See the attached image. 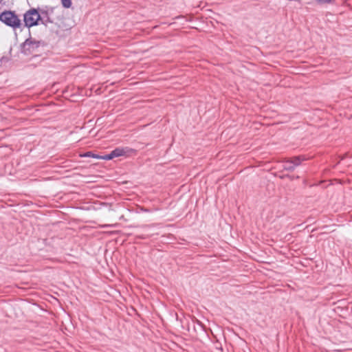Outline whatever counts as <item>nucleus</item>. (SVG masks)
<instances>
[{
    "label": "nucleus",
    "mask_w": 352,
    "mask_h": 352,
    "mask_svg": "<svg viewBox=\"0 0 352 352\" xmlns=\"http://www.w3.org/2000/svg\"><path fill=\"white\" fill-rule=\"evenodd\" d=\"M100 158L105 160H110L114 158V157L112 155V152H111L109 154L105 155L104 156L100 157Z\"/></svg>",
    "instance_id": "nucleus-8"
},
{
    "label": "nucleus",
    "mask_w": 352,
    "mask_h": 352,
    "mask_svg": "<svg viewBox=\"0 0 352 352\" xmlns=\"http://www.w3.org/2000/svg\"><path fill=\"white\" fill-rule=\"evenodd\" d=\"M102 228H110V227H114V225L113 224H105L102 226Z\"/></svg>",
    "instance_id": "nucleus-11"
},
{
    "label": "nucleus",
    "mask_w": 352,
    "mask_h": 352,
    "mask_svg": "<svg viewBox=\"0 0 352 352\" xmlns=\"http://www.w3.org/2000/svg\"><path fill=\"white\" fill-rule=\"evenodd\" d=\"M83 156H84V157H90V156H92V157H95V158H99V157H98V156L95 155H94V154H91V152H87V153H86L85 155H83Z\"/></svg>",
    "instance_id": "nucleus-9"
},
{
    "label": "nucleus",
    "mask_w": 352,
    "mask_h": 352,
    "mask_svg": "<svg viewBox=\"0 0 352 352\" xmlns=\"http://www.w3.org/2000/svg\"><path fill=\"white\" fill-rule=\"evenodd\" d=\"M307 160L305 155L294 156L290 158H285L283 160V168L287 171H293L295 168L300 166L301 163Z\"/></svg>",
    "instance_id": "nucleus-3"
},
{
    "label": "nucleus",
    "mask_w": 352,
    "mask_h": 352,
    "mask_svg": "<svg viewBox=\"0 0 352 352\" xmlns=\"http://www.w3.org/2000/svg\"><path fill=\"white\" fill-rule=\"evenodd\" d=\"M318 4H329L331 3L333 0H315Z\"/></svg>",
    "instance_id": "nucleus-7"
},
{
    "label": "nucleus",
    "mask_w": 352,
    "mask_h": 352,
    "mask_svg": "<svg viewBox=\"0 0 352 352\" xmlns=\"http://www.w3.org/2000/svg\"><path fill=\"white\" fill-rule=\"evenodd\" d=\"M34 45V44L32 41H30L29 39H27L23 43V48L25 50H30V47Z\"/></svg>",
    "instance_id": "nucleus-5"
},
{
    "label": "nucleus",
    "mask_w": 352,
    "mask_h": 352,
    "mask_svg": "<svg viewBox=\"0 0 352 352\" xmlns=\"http://www.w3.org/2000/svg\"><path fill=\"white\" fill-rule=\"evenodd\" d=\"M129 151L128 148H116L113 151H112V155L114 157H120L125 155L127 152Z\"/></svg>",
    "instance_id": "nucleus-4"
},
{
    "label": "nucleus",
    "mask_w": 352,
    "mask_h": 352,
    "mask_svg": "<svg viewBox=\"0 0 352 352\" xmlns=\"http://www.w3.org/2000/svg\"><path fill=\"white\" fill-rule=\"evenodd\" d=\"M0 21L14 29L20 28L21 24V20L17 15L14 12L10 10H6L1 12L0 14Z\"/></svg>",
    "instance_id": "nucleus-2"
},
{
    "label": "nucleus",
    "mask_w": 352,
    "mask_h": 352,
    "mask_svg": "<svg viewBox=\"0 0 352 352\" xmlns=\"http://www.w3.org/2000/svg\"><path fill=\"white\" fill-rule=\"evenodd\" d=\"M63 6L66 8H69L72 6L71 0H61Z\"/></svg>",
    "instance_id": "nucleus-6"
},
{
    "label": "nucleus",
    "mask_w": 352,
    "mask_h": 352,
    "mask_svg": "<svg viewBox=\"0 0 352 352\" xmlns=\"http://www.w3.org/2000/svg\"><path fill=\"white\" fill-rule=\"evenodd\" d=\"M45 25H47L46 21L41 16L38 10L35 8H32L28 10L24 14V22L25 26L30 28L38 24V22Z\"/></svg>",
    "instance_id": "nucleus-1"
},
{
    "label": "nucleus",
    "mask_w": 352,
    "mask_h": 352,
    "mask_svg": "<svg viewBox=\"0 0 352 352\" xmlns=\"http://www.w3.org/2000/svg\"><path fill=\"white\" fill-rule=\"evenodd\" d=\"M281 177V178L287 177V178H289V179H293L294 178V176H292V175H286L283 176V177Z\"/></svg>",
    "instance_id": "nucleus-10"
},
{
    "label": "nucleus",
    "mask_w": 352,
    "mask_h": 352,
    "mask_svg": "<svg viewBox=\"0 0 352 352\" xmlns=\"http://www.w3.org/2000/svg\"><path fill=\"white\" fill-rule=\"evenodd\" d=\"M199 327H201L202 328V329H203V331H204V333H206V329H205V327H204V324H202L199 322Z\"/></svg>",
    "instance_id": "nucleus-12"
}]
</instances>
